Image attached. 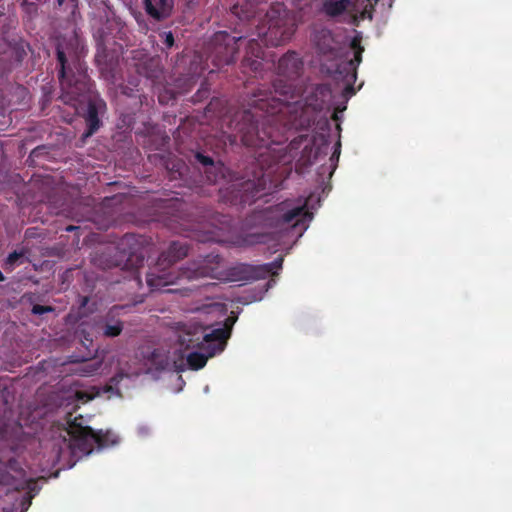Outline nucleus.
Here are the masks:
<instances>
[{"label":"nucleus","instance_id":"obj_1","mask_svg":"<svg viewBox=\"0 0 512 512\" xmlns=\"http://www.w3.org/2000/svg\"><path fill=\"white\" fill-rule=\"evenodd\" d=\"M251 111L236 112L229 121L228 128L231 131L228 135L231 144L238 141L244 146L254 148L252 157L255 160L258 172H253V179H247L241 183L239 197L241 203H251L258 198L265 190L267 181H271L270 174L277 164H290L296 157L300 145L306 141L307 135H299L291 140L289 145L280 146V140L273 138L272 134H267L254 126L251 121Z\"/></svg>","mask_w":512,"mask_h":512},{"label":"nucleus","instance_id":"obj_2","mask_svg":"<svg viewBox=\"0 0 512 512\" xmlns=\"http://www.w3.org/2000/svg\"><path fill=\"white\" fill-rule=\"evenodd\" d=\"M274 93L258 89L246 100V107L240 112L251 111V123L280 140V146L288 139L285 133L290 130H307L315 122V111L301 105L294 98V87L288 80L277 79L273 83ZM250 120H248V123Z\"/></svg>","mask_w":512,"mask_h":512},{"label":"nucleus","instance_id":"obj_3","mask_svg":"<svg viewBox=\"0 0 512 512\" xmlns=\"http://www.w3.org/2000/svg\"><path fill=\"white\" fill-rule=\"evenodd\" d=\"M187 255L188 246L185 242L172 241L159 255L157 263L146 273V283L150 291L161 290L184 279H224L221 270L222 257L215 253L199 257L185 267L175 270L172 265Z\"/></svg>","mask_w":512,"mask_h":512},{"label":"nucleus","instance_id":"obj_4","mask_svg":"<svg viewBox=\"0 0 512 512\" xmlns=\"http://www.w3.org/2000/svg\"><path fill=\"white\" fill-rule=\"evenodd\" d=\"M143 244L142 236L127 233L119 239L116 246L106 247L103 251L97 253L93 258V263L103 270L114 267L129 270L132 276L131 280L137 286H141L139 268L143 266L145 258Z\"/></svg>","mask_w":512,"mask_h":512},{"label":"nucleus","instance_id":"obj_5","mask_svg":"<svg viewBox=\"0 0 512 512\" xmlns=\"http://www.w3.org/2000/svg\"><path fill=\"white\" fill-rule=\"evenodd\" d=\"M314 43L318 54L323 60L332 62L329 70L331 72L345 75L350 82L357 76V67L362 61L364 47L361 46V36L352 38L350 48L354 51V57L349 59V51L342 47L335 39L333 33L328 29L317 31L314 35Z\"/></svg>","mask_w":512,"mask_h":512},{"label":"nucleus","instance_id":"obj_6","mask_svg":"<svg viewBox=\"0 0 512 512\" xmlns=\"http://www.w3.org/2000/svg\"><path fill=\"white\" fill-rule=\"evenodd\" d=\"M60 430L64 433L60 435L63 444L74 455H89L93 452L95 445L98 448H105L113 446L119 441L118 436L111 430L95 432L91 427L84 426L82 416L68 418L66 426Z\"/></svg>","mask_w":512,"mask_h":512},{"label":"nucleus","instance_id":"obj_7","mask_svg":"<svg viewBox=\"0 0 512 512\" xmlns=\"http://www.w3.org/2000/svg\"><path fill=\"white\" fill-rule=\"evenodd\" d=\"M1 434L4 441L0 447V485L9 486L16 491L28 490L32 498L37 483L34 479L26 477V471L19 460L25 446L19 438L10 442L6 437V429H3Z\"/></svg>","mask_w":512,"mask_h":512},{"label":"nucleus","instance_id":"obj_8","mask_svg":"<svg viewBox=\"0 0 512 512\" xmlns=\"http://www.w3.org/2000/svg\"><path fill=\"white\" fill-rule=\"evenodd\" d=\"M66 48L62 42L57 43L58 78L65 101H77L91 92V82L82 63L77 60L73 62V67L70 66Z\"/></svg>","mask_w":512,"mask_h":512},{"label":"nucleus","instance_id":"obj_9","mask_svg":"<svg viewBox=\"0 0 512 512\" xmlns=\"http://www.w3.org/2000/svg\"><path fill=\"white\" fill-rule=\"evenodd\" d=\"M233 322L234 320L228 318L225 327L215 328L210 332L198 324L184 325L179 331L178 343L185 350L208 348V355L215 356L224 350L231 333L229 325Z\"/></svg>","mask_w":512,"mask_h":512},{"label":"nucleus","instance_id":"obj_10","mask_svg":"<svg viewBox=\"0 0 512 512\" xmlns=\"http://www.w3.org/2000/svg\"><path fill=\"white\" fill-rule=\"evenodd\" d=\"M295 32V27L287 18L285 10L272 7L266 13L265 23L258 27V37L267 46H280L287 43Z\"/></svg>","mask_w":512,"mask_h":512},{"label":"nucleus","instance_id":"obj_11","mask_svg":"<svg viewBox=\"0 0 512 512\" xmlns=\"http://www.w3.org/2000/svg\"><path fill=\"white\" fill-rule=\"evenodd\" d=\"M242 36H233L226 31H218L212 37L208 48V60L221 69L234 63Z\"/></svg>","mask_w":512,"mask_h":512},{"label":"nucleus","instance_id":"obj_12","mask_svg":"<svg viewBox=\"0 0 512 512\" xmlns=\"http://www.w3.org/2000/svg\"><path fill=\"white\" fill-rule=\"evenodd\" d=\"M282 265V256H279L270 263L260 265L239 263L227 269L225 279L231 282L255 281L265 279L270 275H276L277 271L282 268Z\"/></svg>","mask_w":512,"mask_h":512},{"label":"nucleus","instance_id":"obj_13","mask_svg":"<svg viewBox=\"0 0 512 512\" xmlns=\"http://www.w3.org/2000/svg\"><path fill=\"white\" fill-rule=\"evenodd\" d=\"M289 206L288 202H282L277 206V211L281 212L277 225L300 227L301 230H306L307 223L312 219V214L306 209V204L292 208H288Z\"/></svg>","mask_w":512,"mask_h":512},{"label":"nucleus","instance_id":"obj_14","mask_svg":"<svg viewBox=\"0 0 512 512\" xmlns=\"http://www.w3.org/2000/svg\"><path fill=\"white\" fill-rule=\"evenodd\" d=\"M106 108V102L99 95H88L87 108L83 114L87 129L83 133V138L91 137L99 130L102 125L99 115L103 114Z\"/></svg>","mask_w":512,"mask_h":512},{"label":"nucleus","instance_id":"obj_15","mask_svg":"<svg viewBox=\"0 0 512 512\" xmlns=\"http://www.w3.org/2000/svg\"><path fill=\"white\" fill-rule=\"evenodd\" d=\"M122 306H113L104 316L96 322V329L99 334L105 338H114L119 336L124 323L119 318V312L123 310Z\"/></svg>","mask_w":512,"mask_h":512},{"label":"nucleus","instance_id":"obj_16","mask_svg":"<svg viewBox=\"0 0 512 512\" xmlns=\"http://www.w3.org/2000/svg\"><path fill=\"white\" fill-rule=\"evenodd\" d=\"M264 50L262 45L256 39H250L246 44L245 56L241 66L246 73L247 70L257 73L263 69Z\"/></svg>","mask_w":512,"mask_h":512},{"label":"nucleus","instance_id":"obj_17","mask_svg":"<svg viewBox=\"0 0 512 512\" xmlns=\"http://www.w3.org/2000/svg\"><path fill=\"white\" fill-rule=\"evenodd\" d=\"M303 69V62L299 55L294 51H289L283 55L277 65V71L280 76L288 80L296 79L300 76Z\"/></svg>","mask_w":512,"mask_h":512},{"label":"nucleus","instance_id":"obj_18","mask_svg":"<svg viewBox=\"0 0 512 512\" xmlns=\"http://www.w3.org/2000/svg\"><path fill=\"white\" fill-rule=\"evenodd\" d=\"M320 11L330 19H337L344 14L356 11L354 0H323Z\"/></svg>","mask_w":512,"mask_h":512},{"label":"nucleus","instance_id":"obj_19","mask_svg":"<svg viewBox=\"0 0 512 512\" xmlns=\"http://www.w3.org/2000/svg\"><path fill=\"white\" fill-rule=\"evenodd\" d=\"M146 13L156 21H163L172 14L173 0H143Z\"/></svg>","mask_w":512,"mask_h":512},{"label":"nucleus","instance_id":"obj_20","mask_svg":"<svg viewBox=\"0 0 512 512\" xmlns=\"http://www.w3.org/2000/svg\"><path fill=\"white\" fill-rule=\"evenodd\" d=\"M190 161L192 164L200 165L202 168H204V171L207 174V179L210 182L216 180L217 175L212 173V171L216 169V165L212 157L205 155L200 151H196L193 153Z\"/></svg>","mask_w":512,"mask_h":512},{"label":"nucleus","instance_id":"obj_21","mask_svg":"<svg viewBox=\"0 0 512 512\" xmlns=\"http://www.w3.org/2000/svg\"><path fill=\"white\" fill-rule=\"evenodd\" d=\"M200 350L204 353L194 351L187 355V363L192 370L202 369L206 365L208 358L211 357L208 355V348Z\"/></svg>","mask_w":512,"mask_h":512},{"label":"nucleus","instance_id":"obj_22","mask_svg":"<svg viewBox=\"0 0 512 512\" xmlns=\"http://www.w3.org/2000/svg\"><path fill=\"white\" fill-rule=\"evenodd\" d=\"M102 363L97 360L81 362L75 369L74 372L83 377H89L95 375L101 368Z\"/></svg>","mask_w":512,"mask_h":512},{"label":"nucleus","instance_id":"obj_23","mask_svg":"<svg viewBox=\"0 0 512 512\" xmlns=\"http://www.w3.org/2000/svg\"><path fill=\"white\" fill-rule=\"evenodd\" d=\"M197 83V78L195 76H184L180 77L176 80V88L178 91L177 94H186L188 93Z\"/></svg>","mask_w":512,"mask_h":512},{"label":"nucleus","instance_id":"obj_24","mask_svg":"<svg viewBox=\"0 0 512 512\" xmlns=\"http://www.w3.org/2000/svg\"><path fill=\"white\" fill-rule=\"evenodd\" d=\"M25 256L23 251H13L11 252L4 261V269L12 271L17 265H20Z\"/></svg>","mask_w":512,"mask_h":512},{"label":"nucleus","instance_id":"obj_25","mask_svg":"<svg viewBox=\"0 0 512 512\" xmlns=\"http://www.w3.org/2000/svg\"><path fill=\"white\" fill-rule=\"evenodd\" d=\"M312 151H313L312 145L306 144L303 147V149L301 151V156L297 161L298 165L303 166V167L312 165L313 164V160L311 159Z\"/></svg>","mask_w":512,"mask_h":512},{"label":"nucleus","instance_id":"obj_26","mask_svg":"<svg viewBox=\"0 0 512 512\" xmlns=\"http://www.w3.org/2000/svg\"><path fill=\"white\" fill-rule=\"evenodd\" d=\"M163 44L167 49H170L174 46V35L171 31L163 32L160 34Z\"/></svg>","mask_w":512,"mask_h":512},{"label":"nucleus","instance_id":"obj_27","mask_svg":"<svg viewBox=\"0 0 512 512\" xmlns=\"http://www.w3.org/2000/svg\"><path fill=\"white\" fill-rule=\"evenodd\" d=\"M209 95V89L204 87L203 85L198 89V91L192 96V101L194 103L200 102L203 99L207 98Z\"/></svg>","mask_w":512,"mask_h":512},{"label":"nucleus","instance_id":"obj_28","mask_svg":"<svg viewBox=\"0 0 512 512\" xmlns=\"http://www.w3.org/2000/svg\"><path fill=\"white\" fill-rule=\"evenodd\" d=\"M31 311L35 315H42V314H45V313L53 312L54 311V307L49 306V305L35 304V305H33Z\"/></svg>","mask_w":512,"mask_h":512},{"label":"nucleus","instance_id":"obj_29","mask_svg":"<svg viewBox=\"0 0 512 512\" xmlns=\"http://www.w3.org/2000/svg\"><path fill=\"white\" fill-rule=\"evenodd\" d=\"M81 334H83V338H84V340L82 341L83 344H86V342H89L90 344L92 343V339L89 338L88 335L85 334L84 330L81 331Z\"/></svg>","mask_w":512,"mask_h":512},{"label":"nucleus","instance_id":"obj_30","mask_svg":"<svg viewBox=\"0 0 512 512\" xmlns=\"http://www.w3.org/2000/svg\"><path fill=\"white\" fill-rule=\"evenodd\" d=\"M336 153H337V154H339V153H340V143H339V142H338V143H337V145H336V148H335V151H334L333 155H335Z\"/></svg>","mask_w":512,"mask_h":512},{"label":"nucleus","instance_id":"obj_31","mask_svg":"<svg viewBox=\"0 0 512 512\" xmlns=\"http://www.w3.org/2000/svg\"><path fill=\"white\" fill-rule=\"evenodd\" d=\"M345 91H349L351 93H354V89H353V87L350 84L346 86Z\"/></svg>","mask_w":512,"mask_h":512},{"label":"nucleus","instance_id":"obj_32","mask_svg":"<svg viewBox=\"0 0 512 512\" xmlns=\"http://www.w3.org/2000/svg\"><path fill=\"white\" fill-rule=\"evenodd\" d=\"M66 0H56V3L59 7L63 6Z\"/></svg>","mask_w":512,"mask_h":512},{"label":"nucleus","instance_id":"obj_33","mask_svg":"<svg viewBox=\"0 0 512 512\" xmlns=\"http://www.w3.org/2000/svg\"><path fill=\"white\" fill-rule=\"evenodd\" d=\"M169 99L175 100L176 99V93L175 92H171Z\"/></svg>","mask_w":512,"mask_h":512},{"label":"nucleus","instance_id":"obj_34","mask_svg":"<svg viewBox=\"0 0 512 512\" xmlns=\"http://www.w3.org/2000/svg\"><path fill=\"white\" fill-rule=\"evenodd\" d=\"M159 102L160 103H164L165 102V96L164 95H160L159 96Z\"/></svg>","mask_w":512,"mask_h":512},{"label":"nucleus","instance_id":"obj_35","mask_svg":"<svg viewBox=\"0 0 512 512\" xmlns=\"http://www.w3.org/2000/svg\"><path fill=\"white\" fill-rule=\"evenodd\" d=\"M74 229H76V227H74V226H68V227L66 228V231L70 232V231H73Z\"/></svg>","mask_w":512,"mask_h":512},{"label":"nucleus","instance_id":"obj_36","mask_svg":"<svg viewBox=\"0 0 512 512\" xmlns=\"http://www.w3.org/2000/svg\"><path fill=\"white\" fill-rule=\"evenodd\" d=\"M5 280V276L3 275V273L0 271V281H4Z\"/></svg>","mask_w":512,"mask_h":512},{"label":"nucleus","instance_id":"obj_37","mask_svg":"<svg viewBox=\"0 0 512 512\" xmlns=\"http://www.w3.org/2000/svg\"><path fill=\"white\" fill-rule=\"evenodd\" d=\"M15 430H16L17 433L22 432V427L21 426H17Z\"/></svg>","mask_w":512,"mask_h":512},{"label":"nucleus","instance_id":"obj_38","mask_svg":"<svg viewBox=\"0 0 512 512\" xmlns=\"http://www.w3.org/2000/svg\"><path fill=\"white\" fill-rule=\"evenodd\" d=\"M271 282L272 280H270L269 282H267V286L270 287L271 286Z\"/></svg>","mask_w":512,"mask_h":512},{"label":"nucleus","instance_id":"obj_39","mask_svg":"<svg viewBox=\"0 0 512 512\" xmlns=\"http://www.w3.org/2000/svg\"><path fill=\"white\" fill-rule=\"evenodd\" d=\"M87 302V298H84L83 305Z\"/></svg>","mask_w":512,"mask_h":512}]
</instances>
